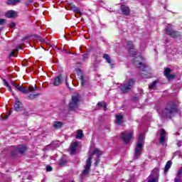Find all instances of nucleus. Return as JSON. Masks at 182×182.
<instances>
[{"label": "nucleus", "instance_id": "1", "mask_svg": "<svg viewBox=\"0 0 182 182\" xmlns=\"http://www.w3.org/2000/svg\"><path fill=\"white\" fill-rule=\"evenodd\" d=\"M178 113V102L176 101L168 102L160 114L161 119H173Z\"/></svg>", "mask_w": 182, "mask_h": 182}, {"label": "nucleus", "instance_id": "2", "mask_svg": "<svg viewBox=\"0 0 182 182\" xmlns=\"http://www.w3.org/2000/svg\"><path fill=\"white\" fill-rule=\"evenodd\" d=\"M144 140V134H139L138 141L135 146L134 157L137 159L141 156V151H143V141Z\"/></svg>", "mask_w": 182, "mask_h": 182}, {"label": "nucleus", "instance_id": "3", "mask_svg": "<svg viewBox=\"0 0 182 182\" xmlns=\"http://www.w3.org/2000/svg\"><path fill=\"white\" fill-rule=\"evenodd\" d=\"M79 95H75L72 97L71 102L69 104L70 110H76L79 107Z\"/></svg>", "mask_w": 182, "mask_h": 182}, {"label": "nucleus", "instance_id": "4", "mask_svg": "<svg viewBox=\"0 0 182 182\" xmlns=\"http://www.w3.org/2000/svg\"><path fill=\"white\" fill-rule=\"evenodd\" d=\"M165 32L166 35H168L171 38H180L181 36V34L180 32L177 31H174L172 28L171 26L168 25L166 29Z\"/></svg>", "mask_w": 182, "mask_h": 182}, {"label": "nucleus", "instance_id": "5", "mask_svg": "<svg viewBox=\"0 0 182 182\" xmlns=\"http://www.w3.org/2000/svg\"><path fill=\"white\" fill-rule=\"evenodd\" d=\"M133 85H134V80L131 78L129 80L124 83L122 87H121V90L123 92V93H127L128 92L130 91L132 87H133Z\"/></svg>", "mask_w": 182, "mask_h": 182}, {"label": "nucleus", "instance_id": "6", "mask_svg": "<svg viewBox=\"0 0 182 182\" xmlns=\"http://www.w3.org/2000/svg\"><path fill=\"white\" fill-rule=\"evenodd\" d=\"M132 137H133V132H124L122 134L121 139L123 140L125 144L127 143H130V140H132Z\"/></svg>", "mask_w": 182, "mask_h": 182}, {"label": "nucleus", "instance_id": "7", "mask_svg": "<svg viewBox=\"0 0 182 182\" xmlns=\"http://www.w3.org/2000/svg\"><path fill=\"white\" fill-rule=\"evenodd\" d=\"M11 84L16 89V90L21 92V93H23L24 95H28V93H29V90H28V88L16 84V82L14 81H11Z\"/></svg>", "mask_w": 182, "mask_h": 182}, {"label": "nucleus", "instance_id": "8", "mask_svg": "<svg viewBox=\"0 0 182 182\" xmlns=\"http://www.w3.org/2000/svg\"><path fill=\"white\" fill-rule=\"evenodd\" d=\"M92 155H90L88 159H87L85 168L82 171V174L84 176H86L89 173V171L90 170V166H92Z\"/></svg>", "mask_w": 182, "mask_h": 182}, {"label": "nucleus", "instance_id": "9", "mask_svg": "<svg viewBox=\"0 0 182 182\" xmlns=\"http://www.w3.org/2000/svg\"><path fill=\"white\" fill-rule=\"evenodd\" d=\"M159 168H154L151 172V176L153 178L149 177L148 182H157V177H159Z\"/></svg>", "mask_w": 182, "mask_h": 182}, {"label": "nucleus", "instance_id": "10", "mask_svg": "<svg viewBox=\"0 0 182 182\" xmlns=\"http://www.w3.org/2000/svg\"><path fill=\"white\" fill-rule=\"evenodd\" d=\"M103 59H105V60H106L107 63H109L110 68H112L113 69V68H114V62L112 60V57H110V55H109V54H104L102 55Z\"/></svg>", "mask_w": 182, "mask_h": 182}, {"label": "nucleus", "instance_id": "11", "mask_svg": "<svg viewBox=\"0 0 182 182\" xmlns=\"http://www.w3.org/2000/svg\"><path fill=\"white\" fill-rule=\"evenodd\" d=\"M77 73V75L80 76V80H81V86H85V85H87V80L85 79L82 70L78 69Z\"/></svg>", "mask_w": 182, "mask_h": 182}, {"label": "nucleus", "instance_id": "12", "mask_svg": "<svg viewBox=\"0 0 182 182\" xmlns=\"http://www.w3.org/2000/svg\"><path fill=\"white\" fill-rule=\"evenodd\" d=\"M121 11L123 15H125L126 16L130 15V9L124 4L121 5Z\"/></svg>", "mask_w": 182, "mask_h": 182}, {"label": "nucleus", "instance_id": "13", "mask_svg": "<svg viewBox=\"0 0 182 182\" xmlns=\"http://www.w3.org/2000/svg\"><path fill=\"white\" fill-rule=\"evenodd\" d=\"M135 65L136 68H139L140 70H142V72H146L149 69V66L146 65L145 64L142 63L141 62H135Z\"/></svg>", "mask_w": 182, "mask_h": 182}, {"label": "nucleus", "instance_id": "14", "mask_svg": "<svg viewBox=\"0 0 182 182\" xmlns=\"http://www.w3.org/2000/svg\"><path fill=\"white\" fill-rule=\"evenodd\" d=\"M103 154V152H102L99 149H95L92 155L93 154H96L97 159L95 161V166H97L99 164V163H100V156H102V154Z\"/></svg>", "mask_w": 182, "mask_h": 182}, {"label": "nucleus", "instance_id": "15", "mask_svg": "<svg viewBox=\"0 0 182 182\" xmlns=\"http://www.w3.org/2000/svg\"><path fill=\"white\" fill-rule=\"evenodd\" d=\"M63 80V77L62 75H58L54 78L53 81V85L54 86H59L60 85H62V82Z\"/></svg>", "mask_w": 182, "mask_h": 182}, {"label": "nucleus", "instance_id": "16", "mask_svg": "<svg viewBox=\"0 0 182 182\" xmlns=\"http://www.w3.org/2000/svg\"><path fill=\"white\" fill-rule=\"evenodd\" d=\"M57 147H58V141H53L51 144L46 146L44 150H55Z\"/></svg>", "mask_w": 182, "mask_h": 182}, {"label": "nucleus", "instance_id": "17", "mask_svg": "<svg viewBox=\"0 0 182 182\" xmlns=\"http://www.w3.org/2000/svg\"><path fill=\"white\" fill-rule=\"evenodd\" d=\"M166 141V130L164 129H161L159 143L163 144Z\"/></svg>", "mask_w": 182, "mask_h": 182}, {"label": "nucleus", "instance_id": "18", "mask_svg": "<svg viewBox=\"0 0 182 182\" xmlns=\"http://www.w3.org/2000/svg\"><path fill=\"white\" fill-rule=\"evenodd\" d=\"M16 150L19 153V154H23L26 151V146L23 145H18Z\"/></svg>", "mask_w": 182, "mask_h": 182}, {"label": "nucleus", "instance_id": "19", "mask_svg": "<svg viewBox=\"0 0 182 182\" xmlns=\"http://www.w3.org/2000/svg\"><path fill=\"white\" fill-rule=\"evenodd\" d=\"M76 149H77V142H73L70 144V154H75L76 153Z\"/></svg>", "mask_w": 182, "mask_h": 182}, {"label": "nucleus", "instance_id": "20", "mask_svg": "<svg viewBox=\"0 0 182 182\" xmlns=\"http://www.w3.org/2000/svg\"><path fill=\"white\" fill-rule=\"evenodd\" d=\"M71 11H73L75 14H79V15H82V12H80V9H79L77 6L73 5L70 6Z\"/></svg>", "mask_w": 182, "mask_h": 182}, {"label": "nucleus", "instance_id": "21", "mask_svg": "<svg viewBox=\"0 0 182 182\" xmlns=\"http://www.w3.org/2000/svg\"><path fill=\"white\" fill-rule=\"evenodd\" d=\"M59 166L60 167H65V166H68V160L65 158H61L58 162Z\"/></svg>", "mask_w": 182, "mask_h": 182}, {"label": "nucleus", "instance_id": "22", "mask_svg": "<svg viewBox=\"0 0 182 182\" xmlns=\"http://www.w3.org/2000/svg\"><path fill=\"white\" fill-rule=\"evenodd\" d=\"M7 18H15L16 16V11H9L6 14Z\"/></svg>", "mask_w": 182, "mask_h": 182}, {"label": "nucleus", "instance_id": "23", "mask_svg": "<svg viewBox=\"0 0 182 182\" xmlns=\"http://www.w3.org/2000/svg\"><path fill=\"white\" fill-rule=\"evenodd\" d=\"M116 123L118 125H120V124H122V123H123V115H122V114L117 115Z\"/></svg>", "mask_w": 182, "mask_h": 182}, {"label": "nucleus", "instance_id": "24", "mask_svg": "<svg viewBox=\"0 0 182 182\" xmlns=\"http://www.w3.org/2000/svg\"><path fill=\"white\" fill-rule=\"evenodd\" d=\"M21 106L22 103H21V102L19 101H16V102L14 105V109L16 112H20Z\"/></svg>", "mask_w": 182, "mask_h": 182}, {"label": "nucleus", "instance_id": "25", "mask_svg": "<svg viewBox=\"0 0 182 182\" xmlns=\"http://www.w3.org/2000/svg\"><path fill=\"white\" fill-rule=\"evenodd\" d=\"M53 126L54 129H60L63 126V123L62 122H54Z\"/></svg>", "mask_w": 182, "mask_h": 182}, {"label": "nucleus", "instance_id": "26", "mask_svg": "<svg viewBox=\"0 0 182 182\" xmlns=\"http://www.w3.org/2000/svg\"><path fill=\"white\" fill-rule=\"evenodd\" d=\"M127 48H129V52L132 55V52H133V49H134V47L133 46V42L128 41L127 42Z\"/></svg>", "mask_w": 182, "mask_h": 182}, {"label": "nucleus", "instance_id": "27", "mask_svg": "<svg viewBox=\"0 0 182 182\" xmlns=\"http://www.w3.org/2000/svg\"><path fill=\"white\" fill-rule=\"evenodd\" d=\"M76 139H82L83 137V131H82V129H78L77 131V135H76Z\"/></svg>", "mask_w": 182, "mask_h": 182}, {"label": "nucleus", "instance_id": "28", "mask_svg": "<svg viewBox=\"0 0 182 182\" xmlns=\"http://www.w3.org/2000/svg\"><path fill=\"white\" fill-rule=\"evenodd\" d=\"M171 164H173V162L171 161H168L165 168H164V173H166L168 170H170V167H171Z\"/></svg>", "mask_w": 182, "mask_h": 182}, {"label": "nucleus", "instance_id": "29", "mask_svg": "<svg viewBox=\"0 0 182 182\" xmlns=\"http://www.w3.org/2000/svg\"><path fill=\"white\" fill-rule=\"evenodd\" d=\"M100 62L101 61L100 60H98L97 58H95V60L92 64V68L94 69V70H96V69H97V65H99Z\"/></svg>", "mask_w": 182, "mask_h": 182}, {"label": "nucleus", "instance_id": "30", "mask_svg": "<svg viewBox=\"0 0 182 182\" xmlns=\"http://www.w3.org/2000/svg\"><path fill=\"white\" fill-rule=\"evenodd\" d=\"M98 107H104V110H107V105H106V102H100L97 103Z\"/></svg>", "mask_w": 182, "mask_h": 182}, {"label": "nucleus", "instance_id": "31", "mask_svg": "<svg viewBox=\"0 0 182 182\" xmlns=\"http://www.w3.org/2000/svg\"><path fill=\"white\" fill-rule=\"evenodd\" d=\"M38 96H39V93L34 94V95L30 94V95L27 97V99H28V100H33V99H36V97H37Z\"/></svg>", "mask_w": 182, "mask_h": 182}, {"label": "nucleus", "instance_id": "32", "mask_svg": "<svg viewBox=\"0 0 182 182\" xmlns=\"http://www.w3.org/2000/svg\"><path fill=\"white\" fill-rule=\"evenodd\" d=\"M3 82H4V86H6V87H8V89H9V90L10 92H12V87H11V85H9V83H8V82H6V80L3 79Z\"/></svg>", "mask_w": 182, "mask_h": 182}, {"label": "nucleus", "instance_id": "33", "mask_svg": "<svg viewBox=\"0 0 182 182\" xmlns=\"http://www.w3.org/2000/svg\"><path fill=\"white\" fill-rule=\"evenodd\" d=\"M18 49H21V46H18V47L15 50L11 51L9 55V58H13V56H15V52H16V50Z\"/></svg>", "mask_w": 182, "mask_h": 182}, {"label": "nucleus", "instance_id": "34", "mask_svg": "<svg viewBox=\"0 0 182 182\" xmlns=\"http://www.w3.org/2000/svg\"><path fill=\"white\" fill-rule=\"evenodd\" d=\"M20 0H8L9 5H15L17 2H19Z\"/></svg>", "mask_w": 182, "mask_h": 182}, {"label": "nucleus", "instance_id": "35", "mask_svg": "<svg viewBox=\"0 0 182 182\" xmlns=\"http://www.w3.org/2000/svg\"><path fill=\"white\" fill-rule=\"evenodd\" d=\"M129 55L133 58L134 56H136L137 55V50H136L135 48H132V54L129 52Z\"/></svg>", "mask_w": 182, "mask_h": 182}, {"label": "nucleus", "instance_id": "36", "mask_svg": "<svg viewBox=\"0 0 182 182\" xmlns=\"http://www.w3.org/2000/svg\"><path fill=\"white\" fill-rule=\"evenodd\" d=\"M171 73V69L167 68H165L164 70V75L165 76H168V75H170V73Z\"/></svg>", "mask_w": 182, "mask_h": 182}, {"label": "nucleus", "instance_id": "37", "mask_svg": "<svg viewBox=\"0 0 182 182\" xmlns=\"http://www.w3.org/2000/svg\"><path fill=\"white\" fill-rule=\"evenodd\" d=\"M28 90H29V93H31V92H35V91L38 90V87L36 86H35V87H29L28 88Z\"/></svg>", "mask_w": 182, "mask_h": 182}, {"label": "nucleus", "instance_id": "38", "mask_svg": "<svg viewBox=\"0 0 182 182\" xmlns=\"http://www.w3.org/2000/svg\"><path fill=\"white\" fill-rule=\"evenodd\" d=\"M157 85V81H154L151 85H149V89H154Z\"/></svg>", "mask_w": 182, "mask_h": 182}, {"label": "nucleus", "instance_id": "39", "mask_svg": "<svg viewBox=\"0 0 182 182\" xmlns=\"http://www.w3.org/2000/svg\"><path fill=\"white\" fill-rule=\"evenodd\" d=\"M174 77H175L174 75L169 74V75H166V79H168V80H173V79H174Z\"/></svg>", "mask_w": 182, "mask_h": 182}, {"label": "nucleus", "instance_id": "40", "mask_svg": "<svg viewBox=\"0 0 182 182\" xmlns=\"http://www.w3.org/2000/svg\"><path fill=\"white\" fill-rule=\"evenodd\" d=\"M18 154V152L16 151V149L11 151V157H16Z\"/></svg>", "mask_w": 182, "mask_h": 182}, {"label": "nucleus", "instance_id": "41", "mask_svg": "<svg viewBox=\"0 0 182 182\" xmlns=\"http://www.w3.org/2000/svg\"><path fill=\"white\" fill-rule=\"evenodd\" d=\"M9 116H11V112H9L7 114H5L4 116H2L1 119L2 120H6V119H8Z\"/></svg>", "mask_w": 182, "mask_h": 182}, {"label": "nucleus", "instance_id": "42", "mask_svg": "<svg viewBox=\"0 0 182 182\" xmlns=\"http://www.w3.org/2000/svg\"><path fill=\"white\" fill-rule=\"evenodd\" d=\"M5 23H6V20L4 19V18H1L0 19V26H4V25H5Z\"/></svg>", "mask_w": 182, "mask_h": 182}, {"label": "nucleus", "instance_id": "43", "mask_svg": "<svg viewBox=\"0 0 182 182\" xmlns=\"http://www.w3.org/2000/svg\"><path fill=\"white\" fill-rule=\"evenodd\" d=\"M181 174H182V167L179 169L177 173V177H179V178H181Z\"/></svg>", "mask_w": 182, "mask_h": 182}, {"label": "nucleus", "instance_id": "44", "mask_svg": "<svg viewBox=\"0 0 182 182\" xmlns=\"http://www.w3.org/2000/svg\"><path fill=\"white\" fill-rule=\"evenodd\" d=\"M82 60H86V59H89V55L87 54L82 55Z\"/></svg>", "mask_w": 182, "mask_h": 182}, {"label": "nucleus", "instance_id": "45", "mask_svg": "<svg viewBox=\"0 0 182 182\" xmlns=\"http://www.w3.org/2000/svg\"><path fill=\"white\" fill-rule=\"evenodd\" d=\"M174 182H181V178L180 177L175 178Z\"/></svg>", "mask_w": 182, "mask_h": 182}, {"label": "nucleus", "instance_id": "46", "mask_svg": "<svg viewBox=\"0 0 182 182\" xmlns=\"http://www.w3.org/2000/svg\"><path fill=\"white\" fill-rule=\"evenodd\" d=\"M46 171H52V166H46Z\"/></svg>", "mask_w": 182, "mask_h": 182}, {"label": "nucleus", "instance_id": "47", "mask_svg": "<svg viewBox=\"0 0 182 182\" xmlns=\"http://www.w3.org/2000/svg\"><path fill=\"white\" fill-rule=\"evenodd\" d=\"M23 116H29V112L25 111V112H23Z\"/></svg>", "mask_w": 182, "mask_h": 182}, {"label": "nucleus", "instance_id": "48", "mask_svg": "<svg viewBox=\"0 0 182 182\" xmlns=\"http://www.w3.org/2000/svg\"><path fill=\"white\" fill-rule=\"evenodd\" d=\"M15 26H16L15 23H10V28H15Z\"/></svg>", "mask_w": 182, "mask_h": 182}, {"label": "nucleus", "instance_id": "49", "mask_svg": "<svg viewBox=\"0 0 182 182\" xmlns=\"http://www.w3.org/2000/svg\"><path fill=\"white\" fill-rule=\"evenodd\" d=\"M133 100H134V102H137V100H139V97H134L133 98Z\"/></svg>", "mask_w": 182, "mask_h": 182}, {"label": "nucleus", "instance_id": "50", "mask_svg": "<svg viewBox=\"0 0 182 182\" xmlns=\"http://www.w3.org/2000/svg\"><path fill=\"white\" fill-rule=\"evenodd\" d=\"M178 147H181V141H179L178 142Z\"/></svg>", "mask_w": 182, "mask_h": 182}, {"label": "nucleus", "instance_id": "51", "mask_svg": "<svg viewBox=\"0 0 182 182\" xmlns=\"http://www.w3.org/2000/svg\"><path fill=\"white\" fill-rule=\"evenodd\" d=\"M65 83L67 86H69V83H68V77L65 78Z\"/></svg>", "mask_w": 182, "mask_h": 182}, {"label": "nucleus", "instance_id": "52", "mask_svg": "<svg viewBox=\"0 0 182 182\" xmlns=\"http://www.w3.org/2000/svg\"><path fill=\"white\" fill-rule=\"evenodd\" d=\"M141 76H142V77H146V76L143 75V74L141 75Z\"/></svg>", "mask_w": 182, "mask_h": 182}, {"label": "nucleus", "instance_id": "53", "mask_svg": "<svg viewBox=\"0 0 182 182\" xmlns=\"http://www.w3.org/2000/svg\"><path fill=\"white\" fill-rule=\"evenodd\" d=\"M68 53H70V55H73V53H70V52H69Z\"/></svg>", "mask_w": 182, "mask_h": 182}, {"label": "nucleus", "instance_id": "54", "mask_svg": "<svg viewBox=\"0 0 182 182\" xmlns=\"http://www.w3.org/2000/svg\"><path fill=\"white\" fill-rule=\"evenodd\" d=\"M70 182H75L74 181H70Z\"/></svg>", "mask_w": 182, "mask_h": 182}]
</instances>
